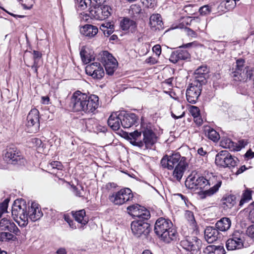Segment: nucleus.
I'll list each match as a JSON object with an SVG mask.
<instances>
[{"label":"nucleus","instance_id":"f257e3e1","mask_svg":"<svg viewBox=\"0 0 254 254\" xmlns=\"http://www.w3.org/2000/svg\"><path fill=\"white\" fill-rule=\"evenodd\" d=\"M154 231L161 240L166 243L176 241L178 238V234L172 221L163 217L156 220Z\"/></svg>","mask_w":254,"mask_h":254},{"label":"nucleus","instance_id":"f03ea898","mask_svg":"<svg viewBox=\"0 0 254 254\" xmlns=\"http://www.w3.org/2000/svg\"><path fill=\"white\" fill-rule=\"evenodd\" d=\"M12 216L14 221L21 227H25L28 223V206L23 199L14 201L11 209Z\"/></svg>","mask_w":254,"mask_h":254},{"label":"nucleus","instance_id":"7ed1b4c3","mask_svg":"<svg viewBox=\"0 0 254 254\" xmlns=\"http://www.w3.org/2000/svg\"><path fill=\"white\" fill-rule=\"evenodd\" d=\"M238 162V159L232 156L227 150H222L215 156V164L223 168H234L237 165Z\"/></svg>","mask_w":254,"mask_h":254},{"label":"nucleus","instance_id":"20e7f679","mask_svg":"<svg viewBox=\"0 0 254 254\" xmlns=\"http://www.w3.org/2000/svg\"><path fill=\"white\" fill-rule=\"evenodd\" d=\"M133 197L131 190L127 188L111 193L108 197L109 200L115 205H121L130 201Z\"/></svg>","mask_w":254,"mask_h":254},{"label":"nucleus","instance_id":"39448f33","mask_svg":"<svg viewBox=\"0 0 254 254\" xmlns=\"http://www.w3.org/2000/svg\"><path fill=\"white\" fill-rule=\"evenodd\" d=\"M131 230L135 237H140L142 235L147 236L150 232V227L147 221L135 219L131 223Z\"/></svg>","mask_w":254,"mask_h":254},{"label":"nucleus","instance_id":"423d86ee","mask_svg":"<svg viewBox=\"0 0 254 254\" xmlns=\"http://www.w3.org/2000/svg\"><path fill=\"white\" fill-rule=\"evenodd\" d=\"M205 182H206V179L192 172L187 178L185 186L191 190H201L205 187Z\"/></svg>","mask_w":254,"mask_h":254},{"label":"nucleus","instance_id":"0eeeda50","mask_svg":"<svg viewBox=\"0 0 254 254\" xmlns=\"http://www.w3.org/2000/svg\"><path fill=\"white\" fill-rule=\"evenodd\" d=\"M3 159L8 164H20L23 159L20 152L14 146L7 147L3 153Z\"/></svg>","mask_w":254,"mask_h":254},{"label":"nucleus","instance_id":"6e6552de","mask_svg":"<svg viewBox=\"0 0 254 254\" xmlns=\"http://www.w3.org/2000/svg\"><path fill=\"white\" fill-rule=\"evenodd\" d=\"M28 131L31 133L37 132L40 127L39 112L35 108L32 109L29 112L27 117L26 124Z\"/></svg>","mask_w":254,"mask_h":254},{"label":"nucleus","instance_id":"1a4fd4ad","mask_svg":"<svg viewBox=\"0 0 254 254\" xmlns=\"http://www.w3.org/2000/svg\"><path fill=\"white\" fill-rule=\"evenodd\" d=\"M198 80H194L190 84L186 91V97L188 101L192 104H195L200 95L202 84Z\"/></svg>","mask_w":254,"mask_h":254},{"label":"nucleus","instance_id":"9d476101","mask_svg":"<svg viewBox=\"0 0 254 254\" xmlns=\"http://www.w3.org/2000/svg\"><path fill=\"white\" fill-rule=\"evenodd\" d=\"M101 62L105 67L107 74H114L117 67V61L108 51H103L101 56Z\"/></svg>","mask_w":254,"mask_h":254},{"label":"nucleus","instance_id":"9b49d317","mask_svg":"<svg viewBox=\"0 0 254 254\" xmlns=\"http://www.w3.org/2000/svg\"><path fill=\"white\" fill-rule=\"evenodd\" d=\"M85 93L77 90L71 96L70 106L73 112H83L85 109Z\"/></svg>","mask_w":254,"mask_h":254},{"label":"nucleus","instance_id":"f8f14e48","mask_svg":"<svg viewBox=\"0 0 254 254\" xmlns=\"http://www.w3.org/2000/svg\"><path fill=\"white\" fill-rule=\"evenodd\" d=\"M183 248L190 252V254H196L200 250L201 241L196 237H189L181 242Z\"/></svg>","mask_w":254,"mask_h":254},{"label":"nucleus","instance_id":"ddd939ff","mask_svg":"<svg viewBox=\"0 0 254 254\" xmlns=\"http://www.w3.org/2000/svg\"><path fill=\"white\" fill-rule=\"evenodd\" d=\"M205 185V187L207 185L212 187L209 189L203 192L204 196L202 198L207 196H211L218 191L222 185L221 178L220 176L212 175L208 179H206Z\"/></svg>","mask_w":254,"mask_h":254},{"label":"nucleus","instance_id":"4468645a","mask_svg":"<svg viewBox=\"0 0 254 254\" xmlns=\"http://www.w3.org/2000/svg\"><path fill=\"white\" fill-rule=\"evenodd\" d=\"M182 158L178 153L171 155H166L162 158L160 163L163 168L172 170L180 165Z\"/></svg>","mask_w":254,"mask_h":254},{"label":"nucleus","instance_id":"2eb2a0df","mask_svg":"<svg viewBox=\"0 0 254 254\" xmlns=\"http://www.w3.org/2000/svg\"><path fill=\"white\" fill-rule=\"evenodd\" d=\"M228 251L242 249L244 247V236L239 231H235L226 243Z\"/></svg>","mask_w":254,"mask_h":254},{"label":"nucleus","instance_id":"dca6fc26","mask_svg":"<svg viewBox=\"0 0 254 254\" xmlns=\"http://www.w3.org/2000/svg\"><path fill=\"white\" fill-rule=\"evenodd\" d=\"M85 72L87 75L92 76L94 79L98 80L102 78L105 74L103 68L98 62H94L87 65L85 68Z\"/></svg>","mask_w":254,"mask_h":254},{"label":"nucleus","instance_id":"f3484780","mask_svg":"<svg viewBox=\"0 0 254 254\" xmlns=\"http://www.w3.org/2000/svg\"><path fill=\"white\" fill-rule=\"evenodd\" d=\"M85 109L84 113L89 114L93 113L99 106V97L94 94L85 93Z\"/></svg>","mask_w":254,"mask_h":254},{"label":"nucleus","instance_id":"a211bd4d","mask_svg":"<svg viewBox=\"0 0 254 254\" xmlns=\"http://www.w3.org/2000/svg\"><path fill=\"white\" fill-rule=\"evenodd\" d=\"M143 138L142 140V148L144 150L150 148L156 142L157 137L156 134L150 128H146L142 131Z\"/></svg>","mask_w":254,"mask_h":254},{"label":"nucleus","instance_id":"6ab92c4d","mask_svg":"<svg viewBox=\"0 0 254 254\" xmlns=\"http://www.w3.org/2000/svg\"><path fill=\"white\" fill-rule=\"evenodd\" d=\"M91 14L94 18L99 20H103L108 18L113 12L111 7L107 5H103L94 10H91Z\"/></svg>","mask_w":254,"mask_h":254},{"label":"nucleus","instance_id":"aec40b11","mask_svg":"<svg viewBox=\"0 0 254 254\" xmlns=\"http://www.w3.org/2000/svg\"><path fill=\"white\" fill-rule=\"evenodd\" d=\"M120 116L122 117V126L124 128H129L137 123L138 117L134 113L122 111Z\"/></svg>","mask_w":254,"mask_h":254},{"label":"nucleus","instance_id":"412c9836","mask_svg":"<svg viewBox=\"0 0 254 254\" xmlns=\"http://www.w3.org/2000/svg\"><path fill=\"white\" fill-rule=\"evenodd\" d=\"M0 230L1 231H7L13 233L17 236L20 234V231L11 220L3 218L0 220Z\"/></svg>","mask_w":254,"mask_h":254},{"label":"nucleus","instance_id":"4be33fe9","mask_svg":"<svg viewBox=\"0 0 254 254\" xmlns=\"http://www.w3.org/2000/svg\"><path fill=\"white\" fill-rule=\"evenodd\" d=\"M28 218H29L33 222L39 220L43 216V213L39 205L35 202H32L30 207L28 206Z\"/></svg>","mask_w":254,"mask_h":254},{"label":"nucleus","instance_id":"5701e85b","mask_svg":"<svg viewBox=\"0 0 254 254\" xmlns=\"http://www.w3.org/2000/svg\"><path fill=\"white\" fill-rule=\"evenodd\" d=\"M71 214L75 220L80 224V226H78V228L83 230L84 226L86 225L89 221L88 218L86 215L85 210L81 209L76 211H72Z\"/></svg>","mask_w":254,"mask_h":254},{"label":"nucleus","instance_id":"b1692460","mask_svg":"<svg viewBox=\"0 0 254 254\" xmlns=\"http://www.w3.org/2000/svg\"><path fill=\"white\" fill-rule=\"evenodd\" d=\"M190 57V55L187 50L179 49L172 53L169 60L171 62L175 64L180 60L189 59Z\"/></svg>","mask_w":254,"mask_h":254},{"label":"nucleus","instance_id":"393cba45","mask_svg":"<svg viewBox=\"0 0 254 254\" xmlns=\"http://www.w3.org/2000/svg\"><path fill=\"white\" fill-rule=\"evenodd\" d=\"M220 237V233L216 228L208 226L204 230V238L208 243H212L216 241Z\"/></svg>","mask_w":254,"mask_h":254},{"label":"nucleus","instance_id":"a878e982","mask_svg":"<svg viewBox=\"0 0 254 254\" xmlns=\"http://www.w3.org/2000/svg\"><path fill=\"white\" fill-rule=\"evenodd\" d=\"M120 115L121 112L113 113L108 119V124L114 130H118L122 125V117Z\"/></svg>","mask_w":254,"mask_h":254},{"label":"nucleus","instance_id":"bb28decb","mask_svg":"<svg viewBox=\"0 0 254 254\" xmlns=\"http://www.w3.org/2000/svg\"><path fill=\"white\" fill-rule=\"evenodd\" d=\"M120 26L123 31H128L134 33L137 29V24L135 21L127 17H124L120 21Z\"/></svg>","mask_w":254,"mask_h":254},{"label":"nucleus","instance_id":"cd10ccee","mask_svg":"<svg viewBox=\"0 0 254 254\" xmlns=\"http://www.w3.org/2000/svg\"><path fill=\"white\" fill-rule=\"evenodd\" d=\"M141 131L136 130L127 134L126 138L132 145L136 146L140 148H142L143 144L141 139Z\"/></svg>","mask_w":254,"mask_h":254},{"label":"nucleus","instance_id":"c85d7f7f","mask_svg":"<svg viewBox=\"0 0 254 254\" xmlns=\"http://www.w3.org/2000/svg\"><path fill=\"white\" fill-rule=\"evenodd\" d=\"M186 160V158L183 157L182 161H181L180 165L174 168L173 176L178 181H181L184 175V172L186 170L188 164Z\"/></svg>","mask_w":254,"mask_h":254},{"label":"nucleus","instance_id":"c756f323","mask_svg":"<svg viewBox=\"0 0 254 254\" xmlns=\"http://www.w3.org/2000/svg\"><path fill=\"white\" fill-rule=\"evenodd\" d=\"M149 25L152 29L160 30L163 28L162 17L159 14H153L149 18Z\"/></svg>","mask_w":254,"mask_h":254},{"label":"nucleus","instance_id":"7c9ffc66","mask_svg":"<svg viewBox=\"0 0 254 254\" xmlns=\"http://www.w3.org/2000/svg\"><path fill=\"white\" fill-rule=\"evenodd\" d=\"M81 34L90 38L94 37L98 32L97 26L91 24H86L80 28Z\"/></svg>","mask_w":254,"mask_h":254},{"label":"nucleus","instance_id":"2f4dec72","mask_svg":"<svg viewBox=\"0 0 254 254\" xmlns=\"http://www.w3.org/2000/svg\"><path fill=\"white\" fill-rule=\"evenodd\" d=\"M207 73V68L206 65L200 66L194 72L195 80H198L200 84H203L206 82L205 75Z\"/></svg>","mask_w":254,"mask_h":254},{"label":"nucleus","instance_id":"473e14b6","mask_svg":"<svg viewBox=\"0 0 254 254\" xmlns=\"http://www.w3.org/2000/svg\"><path fill=\"white\" fill-rule=\"evenodd\" d=\"M215 226L219 231L225 232L230 229L231 221L229 218L223 217L216 223Z\"/></svg>","mask_w":254,"mask_h":254},{"label":"nucleus","instance_id":"72a5a7b5","mask_svg":"<svg viewBox=\"0 0 254 254\" xmlns=\"http://www.w3.org/2000/svg\"><path fill=\"white\" fill-rule=\"evenodd\" d=\"M245 70L239 68H233L231 73V76L235 81H245Z\"/></svg>","mask_w":254,"mask_h":254},{"label":"nucleus","instance_id":"f704fd0d","mask_svg":"<svg viewBox=\"0 0 254 254\" xmlns=\"http://www.w3.org/2000/svg\"><path fill=\"white\" fill-rule=\"evenodd\" d=\"M79 123L85 126V129L91 131L94 129V127L96 126V121L94 119H83L79 120Z\"/></svg>","mask_w":254,"mask_h":254},{"label":"nucleus","instance_id":"c9c22d12","mask_svg":"<svg viewBox=\"0 0 254 254\" xmlns=\"http://www.w3.org/2000/svg\"><path fill=\"white\" fill-rule=\"evenodd\" d=\"M150 216L149 211L140 205L139 209L133 217H136L135 219H141L147 221L150 218Z\"/></svg>","mask_w":254,"mask_h":254},{"label":"nucleus","instance_id":"e433bc0d","mask_svg":"<svg viewBox=\"0 0 254 254\" xmlns=\"http://www.w3.org/2000/svg\"><path fill=\"white\" fill-rule=\"evenodd\" d=\"M236 203V197L234 195H229L222 199V207L227 209L231 208Z\"/></svg>","mask_w":254,"mask_h":254},{"label":"nucleus","instance_id":"4c0bfd02","mask_svg":"<svg viewBox=\"0 0 254 254\" xmlns=\"http://www.w3.org/2000/svg\"><path fill=\"white\" fill-rule=\"evenodd\" d=\"M220 145L225 148H228L231 151H235L236 142H233L228 138H223L220 141Z\"/></svg>","mask_w":254,"mask_h":254},{"label":"nucleus","instance_id":"58836bf2","mask_svg":"<svg viewBox=\"0 0 254 254\" xmlns=\"http://www.w3.org/2000/svg\"><path fill=\"white\" fill-rule=\"evenodd\" d=\"M80 55L82 62L85 64L89 63L92 60H94L95 59L93 55H91L84 49H82L80 51Z\"/></svg>","mask_w":254,"mask_h":254},{"label":"nucleus","instance_id":"ea45409f","mask_svg":"<svg viewBox=\"0 0 254 254\" xmlns=\"http://www.w3.org/2000/svg\"><path fill=\"white\" fill-rule=\"evenodd\" d=\"M16 235L9 231L2 232L0 233V241L2 242H8L9 241H15L16 239Z\"/></svg>","mask_w":254,"mask_h":254},{"label":"nucleus","instance_id":"a19ab883","mask_svg":"<svg viewBox=\"0 0 254 254\" xmlns=\"http://www.w3.org/2000/svg\"><path fill=\"white\" fill-rule=\"evenodd\" d=\"M253 191L247 189L242 194V198L240 201L239 205L242 206L245 203L248 202L252 199Z\"/></svg>","mask_w":254,"mask_h":254},{"label":"nucleus","instance_id":"79ce46f5","mask_svg":"<svg viewBox=\"0 0 254 254\" xmlns=\"http://www.w3.org/2000/svg\"><path fill=\"white\" fill-rule=\"evenodd\" d=\"M207 136L209 139L212 141L216 142L220 138L219 133L213 128H209L206 130Z\"/></svg>","mask_w":254,"mask_h":254},{"label":"nucleus","instance_id":"37998d69","mask_svg":"<svg viewBox=\"0 0 254 254\" xmlns=\"http://www.w3.org/2000/svg\"><path fill=\"white\" fill-rule=\"evenodd\" d=\"M185 218L192 226H195L196 221L194 219L193 213L190 210H187L185 214Z\"/></svg>","mask_w":254,"mask_h":254},{"label":"nucleus","instance_id":"c03bdc74","mask_svg":"<svg viewBox=\"0 0 254 254\" xmlns=\"http://www.w3.org/2000/svg\"><path fill=\"white\" fill-rule=\"evenodd\" d=\"M227 43L225 42H218L215 43L214 50L219 53H224Z\"/></svg>","mask_w":254,"mask_h":254},{"label":"nucleus","instance_id":"a18cd8bd","mask_svg":"<svg viewBox=\"0 0 254 254\" xmlns=\"http://www.w3.org/2000/svg\"><path fill=\"white\" fill-rule=\"evenodd\" d=\"M140 205L138 204L130 205L127 207V210L129 215L134 217L139 209Z\"/></svg>","mask_w":254,"mask_h":254},{"label":"nucleus","instance_id":"49530a36","mask_svg":"<svg viewBox=\"0 0 254 254\" xmlns=\"http://www.w3.org/2000/svg\"><path fill=\"white\" fill-rule=\"evenodd\" d=\"M91 3V0H83L76 7L78 10H85L90 6Z\"/></svg>","mask_w":254,"mask_h":254},{"label":"nucleus","instance_id":"de8ad7c7","mask_svg":"<svg viewBox=\"0 0 254 254\" xmlns=\"http://www.w3.org/2000/svg\"><path fill=\"white\" fill-rule=\"evenodd\" d=\"M9 201V200L8 198H6L0 204V218L1 217L3 213L7 212Z\"/></svg>","mask_w":254,"mask_h":254},{"label":"nucleus","instance_id":"09e8293b","mask_svg":"<svg viewBox=\"0 0 254 254\" xmlns=\"http://www.w3.org/2000/svg\"><path fill=\"white\" fill-rule=\"evenodd\" d=\"M211 11V9L208 5H204L199 9L200 14L203 15L209 14Z\"/></svg>","mask_w":254,"mask_h":254},{"label":"nucleus","instance_id":"8fccbe9b","mask_svg":"<svg viewBox=\"0 0 254 254\" xmlns=\"http://www.w3.org/2000/svg\"><path fill=\"white\" fill-rule=\"evenodd\" d=\"M236 5L235 0H226L225 3V7L228 10L233 9Z\"/></svg>","mask_w":254,"mask_h":254},{"label":"nucleus","instance_id":"3c124183","mask_svg":"<svg viewBox=\"0 0 254 254\" xmlns=\"http://www.w3.org/2000/svg\"><path fill=\"white\" fill-rule=\"evenodd\" d=\"M100 30L103 32L104 34L106 36H109L113 33V31L112 28L109 29L105 25L101 24L100 27Z\"/></svg>","mask_w":254,"mask_h":254},{"label":"nucleus","instance_id":"603ef678","mask_svg":"<svg viewBox=\"0 0 254 254\" xmlns=\"http://www.w3.org/2000/svg\"><path fill=\"white\" fill-rule=\"evenodd\" d=\"M199 108L196 106H192L191 107L190 109V112L191 114V115L194 118H197L199 115Z\"/></svg>","mask_w":254,"mask_h":254},{"label":"nucleus","instance_id":"864d4df0","mask_svg":"<svg viewBox=\"0 0 254 254\" xmlns=\"http://www.w3.org/2000/svg\"><path fill=\"white\" fill-rule=\"evenodd\" d=\"M244 63V60L242 59L237 60L236 61V65H235V68L245 70Z\"/></svg>","mask_w":254,"mask_h":254},{"label":"nucleus","instance_id":"5fc2aeb1","mask_svg":"<svg viewBox=\"0 0 254 254\" xmlns=\"http://www.w3.org/2000/svg\"><path fill=\"white\" fill-rule=\"evenodd\" d=\"M247 145V142L245 140L242 139L236 142V146L235 151H240L242 148L245 147Z\"/></svg>","mask_w":254,"mask_h":254},{"label":"nucleus","instance_id":"6e6d98bb","mask_svg":"<svg viewBox=\"0 0 254 254\" xmlns=\"http://www.w3.org/2000/svg\"><path fill=\"white\" fill-rule=\"evenodd\" d=\"M246 233L252 239H254V225H252L247 228Z\"/></svg>","mask_w":254,"mask_h":254},{"label":"nucleus","instance_id":"4d7b16f0","mask_svg":"<svg viewBox=\"0 0 254 254\" xmlns=\"http://www.w3.org/2000/svg\"><path fill=\"white\" fill-rule=\"evenodd\" d=\"M214 251L215 254H224L225 253L224 247L222 246H214Z\"/></svg>","mask_w":254,"mask_h":254},{"label":"nucleus","instance_id":"13d9d810","mask_svg":"<svg viewBox=\"0 0 254 254\" xmlns=\"http://www.w3.org/2000/svg\"><path fill=\"white\" fill-rule=\"evenodd\" d=\"M34 62L38 63L39 59L42 57V54L40 52L34 50L33 52Z\"/></svg>","mask_w":254,"mask_h":254},{"label":"nucleus","instance_id":"bf43d9fd","mask_svg":"<svg viewBox=\"0 0 254 254\" xmlns=\"http://www.w3.org/2000/svg\"><path fill=\"white\" fill-rule=\"evenodd\" d=\"M50 166L53 169H57L58 170H61L62 168L61 163L59 161H53L50 164Z\"/></svg>","mask_w":254,"mask_h":254},{"label":"nucleus","instance_id":"052dcab7","mask_svg":"<svg viewBox=\"0 0 254 254\" xmlns=\"http://www.w3.org/2000/svg\"><path fill=\"white\" fill-rule=\"evenodd\" d=\"M72 188L73 189V190L74 193L75 194V195L76 196H79V197H81L82 196L81 190H83V189L81 186H79L80 189H79L78 187H76V186H72Z\"/></svg>","mask_w":254,"mask_h":254},{"label":"nucleus","instance_id":"680f3d73","mask_svg":"<svg viewBox=\"0 0 254 254\" xmlns=\"http://www.w3.org/2000/svg\"><path fill=\"white\" fill-rule=\"evenodd\" d=\"M245 78L246 79L245 80L247 81L248 79H251L253 78V76H254V71H253L252 70H248L247 69L246 71H245Z\"/></svg>","mask_w":254,"mask_h":254},{"label":"nucleus","instance_id":"e2e57ef3","mask_svg":"<svg viewBox=\"0 0 254 254\" xmlns=\"http://www.w3.org/2000/svg\"><path fill=\"white\" fill-rule=\"evenodd\" d=\"M185 30L186 31V32L187 33V35L189 36H190L191 37H196L197 34L193 30L191 29L190 28H188V27H185Z\"/></svg>","mask_w":254,"mask_h":254},{"label":"nucleus","instance_id":"0e129e2a","mask_svg":"<svg viewBox=\"0 0 254 254\" xmlns=\"http://www.w3.org/2000/svg\"><path fill=\"white\" fill-rule=\"evenodd\" d=\"M152 50L157 56H159L161 53V47L160 45H156L153 46Z\"/></svg>","mask_w":254,"mask_h":254},{"label":"nucleus","instance_id":"69168bd1","mask_svg":"<svg viewBox=\"0 0 254 254\" xmlns=\"http://www.w3.org/2000/svg\"><path fill=\"white\" fill-rule=\"evenodd\" d=\"M118 187L117 185L115 183L109 182L107 183L105 186L106 190H109L113 188H116Z\"/></svg>","mask_w":254,"mask_h":254},{"label":"nucleus","instance_id":"338daca9","mask_svg":"<svg viewBox=\"0 0 254 254\" xmlns=\"http://www.w3.org/2000/svg\"><path fill=\"white\" fill-rule=\"evenodd\" d=\"M248 219L254 223V208L251 209L249 214Z\"/></svg>","mask_w":254,"mask_h":254},{"label":"nucleus","instance_id":"774afa93","mask_svg":"<svg viewBox=\"0 0 254 254\" xmlns=\"http://www.w3.org/2000/svg\"><path fill=\"white\" fill-rule=\"evenodd\" d=\"M245 158H253L254 157V152H253L251 149H249L247 151L245 154Z\"/></svg>","mask_w":254,"mask_h":254}]
</instances>
